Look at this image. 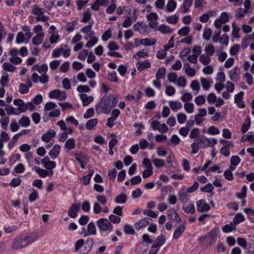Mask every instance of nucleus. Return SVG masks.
<instances>
[{
	"label": "nucleus",
	"instance_id": "nucleus-10",
	"mask_svg": "<svg viewBox=\"0 0 254 254\" xmlns=\"http://www.w3.org/2000/svg\"><path fill=\"white\" fill-rule=\"evenodd\" d=\"M56 135V132L53 129H49L46 133L43 134L42 136V140L46 142H49L51 138L54 137Z\"/></svg>",
	"mask_w": 254,
	"mask_h": 254
},
{
	"label": "nucleus",
	"instance_id": "nucleus-31",
	"mask_svg": "<svg viewBox=\"0 0 254 254\" xmlns=\"http://www.w3.org/2000/svg\"><path fill=\"white\" fill-rule=\"evenodd\" d=\"M64 146L68 150H71L74 148L75 146V140L73 138H69L67 139L64 144Z\"/></svg>",
	"mask_w": 254,
	"mask_h": 254
},
{
	"label": "nucleus",
	"instance_id": "nucleus-44",
	"mask_svg": "<svg viewBox=\"0 0 254 254\" xmlns=\"http://www.w3.org/2000/svg\"><path fill=\"white\" fill-rule=\"evenodd\" d=\"M149 54L147 52H145L144 50H140L137 52L136 55L133 56V59L138 60L139 58L144 57H148Z\"/></svg>",
	"mask_w": 254,
	"mask_h": 254
},
{
	"label": "nucleus",
	"instance_id": "nucleus-60",
	"mask_svg": "<svg viewBox=\"0 0 254 254\" xmlns=\"http://www.w3.org/2000/svg\"><path fill=\"white\" fill-rule=\"evenodd\" d=\"M248 12L246 9L239 8L236 11V17L237 18L243 17L245 13Z\"/></svg>",
	"mask_w": 254,
	"mask_h": 254
},
{
	"label": "nucleus",
	"instance_id": "nucleus-8",
	"mask_svg": "<svg viewBox=\"0 0 254 254\" xmlns=\"http://www.w3.org/2000/svg\"><path fill=\"white\" fill-rule=\"evenodd\" d=\"M79 203H73L71 204L68 212V216L72 218H75L77 216V212L79 210Z\"/></svg>",
	"mask_w": 254,
	"mask_h": 254
},
{
	"label": "nucleus",
	"instance_id": "nucleus-39",
	"mask_svg": "<svg viewBox=\"0 0 254 254\" xmlns=\"http://www.w3.org/2000/svg\"><path fill=\"white\" fill-rule=\"evenodd\" d=\"M247 188L246 185H244L242 187V190L241 192L237 193L236 194V196L240 199H243L247 195Z\"/></svg>",
	"mask_w": 254,
	"mask_h": 254
},
{
	"label": "nucleus",
	"instance_id": "nucleus-9",
	"mask_svg": "<svg viewBox=\"0 0 254 254\" xmlns=\"http://www.w3.org/2000/svg\"><path fill=\"white\" fill-rule=\"evenodd\" d=\"M151 220L150 218L147 217L141 219L134 224L135 228L139 230L149 224Z\"/></svg>",
	"mask_w": 254,
	"mask_h": 254
},
{
	"label": "nucleus",
	"instance_id": "nucleus-64",
	"mask_svg": "<svg viewBox=\"0 0 254 254\" xmlns=\"http://www.w3.org/2000/svg\"><path fill=\"white\" fill-rule=\"evenodd\" d=\"M141 178L140 176H136L134 177H132L130 180V184L131 185H137L141 182Z\"/></svg>",
	"mask_w": 254,
	"mask_h": 254
},
{
	"label": "nucleus",
	"instance_id": "nucleus-63",
	"mask_svg": "<svg viewBox=\"0 0 254 254\" xmlns=\"http://www.w3.org/2000/svg\"><path fill=\"white\" fill-rule=\"evenodd\" d=\"M109 220L114 224H118L121 222V218L114 214L109 215Z\"/></svg>",
	"mask_w": 254,
	"mask_h": 254
},
{
	"label": "nucleus",
	"instance_id": "nucleus-54",
	"mask_svg": "<svg viewBox=\"0 0 254 254\" xmlns=\"http://www.w3.org/2000/svg\"><path fill=\"white\" fill-rule=\"evenodd\" d=\"M77 24V20H73L71 22H67V24L69 25V26L66 28V29H65L66 31L68 32H71L73 31L75 26Z\"/></svg>",
	"mask_w": 254,
	"mask_h": 254
},
{
	"label": "nucleus",
	"instance_id": "nucleus-12",
	"mask_svg": "<svg viewBox=\"0 0 254 254\" xmlns=\"http://www.w3.org/2000/svg\"><path fill=\"white\" fill-rule=\"evenodd\" d=\"M80 98L82 101L83 106H86L88 105L94 100V98L93 96H87V95L85 94H81L80 95Z\"/></svg>",
	"mask_w": 254,
	"mask_h": 254
},
{
	"label": "nucleus",
	"instance_id": "nucleus-1",
	"mask_svg": "<svg viewBox=\"0 0 254 254\" xmlns=\"http://www.w3.org/2000/svg\"><path fill=\"white\" fill-rule=\"evenodd\" d=\"M37 239L35 234L20 236L15 238L12 242L11 248L13 250H19L27 247Z\"/></svg>",
	"mask_w": 254,
	"mask_h": 254
},
{
	"label": "nucleus",
	"instance_id": "nucleus-37",
	"mask_svg": "<svg viewBox=\"0 0 254 254\" xmlns=\"http://www.w3.org/2000/svg\"><path fill=\"white\" fill-rule=\"evenodd\" d=\"M124 232L127 235H134L135 233L132 227L128 224H126L124 228Z\"/></svg>",
	"mask_w": 254,
	"mask_h": 254
},
{
	"label": "nucleus",
	"instance_id": "nucleus-30",
	"mask_svg": "<svg viewBox=\"0 0 254 254\" xmlns=\"http://www.w3.org/2000/svg\"><path fill=\"white\" fill-rule=\"evenodd\" d=\"M251 126V119L249 117H247L246 123H244L241 127V131L243 133L246 132L249 129Z\"/></svg>",
	"mask_w": 254,
	"mask_h": 254
},
{
	"label": "nucleus",
	"instance_id": "nucleus-47",
	"mask_svg": "<svg viewBox=\"0 0 254 254\" xmlns=\"http://www.w3.org/2000/svg\"><path fill=\"white\" fill-rule=\"evenodd\" d=\"M169 50L168 49L164 50H159L157 52L156 56L159 59H163L167 54V51Z\"/></svg>",
	"mask_w": 254,
	"mask_h": 254
},
{
	"label": "nucleus",
	"instance_id": "nucleus-28",
	"mask_svg": "<svg viewBox=\"0 0 254 254\" xmlns=\"http://www.w3.org/2000/svg\"><path fill=\"white\" fill-rule=\"evenodd\" d=\"M183 209L188 214H194L195 211L194 205L192 203H190L187 206H183Z\"/></svg>",
	"mask_w": 254,
	"mask_h": 254
},
{
	"label": "nucleus",
	"instance_id": "nucleus-33",
	"mask_svg": "<svg viewBox=\"0 0 254 254\" xmlns=\"http://www.w3.org/2000/svg\"><path fill=\"white\" fill-rule=\"evenodd\" d=\"M235 229V226L233 223H230V224L225 225L222 228L224 233L230 232Z\"/></svg>",
	"mask_w": 254,
	"mask_h": 254
},
{
	"label": "nucleus",
	"instance_id": "nucleus-57",
	"mask_svg": "<svg viewBox=\"0 0 254 254\" xmlns=\"http://www.w3.org/2000/svg\"><path fill=\"white\" fill-rule=\"evenodd\" d=\"M184 109L188 113H191L194 110L193 104L191 103H186L184 105Z\"/></svg>",
	"mask_w": 254,
	"mask_h": 254
},
{
	"label": "nucleus",
	"instance_id": "nucleus-20",
	"mask_svg": "<svg viewBox=\"0 0 254 254\" xmlns=\"http://www.w3.org/2000/svg\"><path fill=\"white\" fill-rule=\"evenodd\" d=\"M92 12L89 8H87L85 10L83 13V18L81 19V22L83 23H87L91 18Z\"/></svg>",
	"mask_w": 254,
	"mask_h": 254
},
{
	"label": "nucleus",
	"instance_id": "nucleus-55",
	"mask_svg": "<svg viewBox=\"0 0 254 254\" xmlns=\"http://www.w3.org/2000/svg\"><path fill=\"white\" fill-rule=\"evenodd\" d=\"M39 195L37 191L33 189L32 192L29 196V200L30 202H34L38 198Z\"/></svg>",
	"mask_w": 254,
	"mask_h": 254
},
{
	"label": "nucleus",
	"instance_id": "nucleus-19",
	"mask_svg": "<svg viewBox=\"0 0 254 254\" xmlns=\"http://www.w3.org/2000/svg\"><path fill=\"white\" fill-rule=\"evenodd\" d=\"M186 229L184 225H180L173 234V238L175 239L179 238L184 233Z\"/></svg>",
	"mask_w": 254,
	"mask_h": 254
},
{
	"label": "nucleus",
	"instance_id": "nucleus-42",
	"mask_svg": "<svg viewBox=\"0 0 254 254\" xmlns=\"http://www.w3.org/2000/svg\"><path fill=\"white\" fill-rule=\"evenodd\" d=\"M199 61L204 65H208L210 62V58L204 54L201 55L199 57Z\"/></svg>",
	"mask_w": 254,
	"mask_h": 254
},
{
	"label": "nucleus",
	"instance_id": "nucleus-38",
	"mask_svg": "<svg viewBox=\"0 0 254 254\" xmlns=\"http://www.w3.org/2000/svg\"><path fill=\"white\" fill-rule=\"evenodd\" d=\"M43 164L44 165V167L49 170H53L56 166V162L52 161H48Z\"/></svg>",
	"mask_w": 254,
	"mask_h": 254
},
{
	"label": "nucleus",
	"instance_id": "nucleus-56",
	"mask_svg": "<svg viewBox=\"0 0 254 254\" xmlns=\"http://www.w3.org/2000/svg\"><path fill=\"white\" fill-rule=\"evenodd\" d=\"M19 91L22 94L28 93L29 91L28 87L24 83H20L19 87Z\"/></svg>",
	"mask_w": 254,
	"mask_h": 254
},
{
	"label": "nucleus",
	"instance_id": "nucleus-29",
	"mask_svg": "<svg viewBox=\"0 0 254 254\" xmlns=\"http://www.w3.org/2000/svg\"><path fill=\"white\" fill-rule=\"evenodd\" d=\"M30 121L28 117L23 116L19 120V124L22 127H27L30 125Z\"/></svg>",
	"mask_w": 254,
	"mask_h": 254
},
{
	"label": "nucleus",
	"instance_id": "nucleus-18",
	"mask_svg": "<svg viewBox=\"0 0 254 254\" xmlns=\"http://www.w3.org/2000/svg\"><path fill=\"white\" fill-rule=\"evenodd\" d=\"M137 64H138L137 69L140 71L143 70L145 68H149L151 66L150 63L147 60L144 61L142 62H138Z\"/></svg>",
	"mask_w": 254,
	"mask_h": 254
},
{
	"label": "nucleus",
	"instance_id": "nucleus-22",
	"mask_svg": "<svg viewBox=\"0 0 254 254\" xmlns=\"http://www.w3.org/2000/svg\"><path fill=\"white\" fill-rule=\"evenodd\" d=\"M177 6V2L174 0H169L166 8V11L169 12H173Z\"/></svg>",
	"mask_w": 254,
	"mask_h": 254
},
{
	"label": "nucleus",
	"instance_id": "nucleus-48",
	"mask_svg": "<svg viewBox=\"0 0 254 254\" xmlns=\"http://www.w3.org/2000/svg\"><path fill=\"white\" fill-rule=\"evenodd\" d=\"M85 245L86 249H87V251L86 253H87L90 251L92 249V247L94 244L93 240L92 238H88L85 243H84Z\"/></svg>",
	"mask_w": 254,
	"mask_h": 254
},
{
	"label": "nucleus",
	"instance_id": "nucleus-35",
	"mask_svg": "<svg viewBox=\"0 0 254 254\" xmlns=\"http://www.w3.org/2000/svg\"><path fill=\"white\" fill-rule=\"evenodd\" d=\"M166 73V68L164 67L159 68L156 73L155 77L157 80L162 79Z\"/></svg>",
	"mask_w": 254,
	"mask_h": 254
},
{
	"label": "nucleus",
	"instance_id": "nucleus-43",
	"mask_svg": "<svg viewBox=\"0 0 254 254\" xmlns=\"http://www.w3.org/2000/svg\"><path fill=\"white\" fill-rule=\"evenodd\" d=\"M178 86L185 87L187 84V80L183 76H180L176 80L175 83Z\"/></svg>",
	"mask_w": 254,
	"mask_h": 254
},
{
	"label": "nucleus",
	"instance_id": "nucleus-53",
	"mask_svg": "<svg viewBox=\"0 0 254 254\" xmlns=\"http://www.w3.org/2000/svg\"><path fill=\"white\" fill-rule=\"evenodd\" d=\"M212 34V30L210 28H205L202 36L206 40H209Z\"/></svg>",
	"mask_w": 254,
	"mask_h": 254
},
{
	"label": "nucleus",
	"instance_id": "nucleus-51",
	"mask_svg": "<svg viewBox=\"0 0 254 254\" xmlns=\"http://www.w3.org/2000/svg\"><path fill=\"white\" fill-rule=\"evenodd\" d=\"M214 189L213 185L211 183L207 184L204 187L200 189L202 192H211Z\"/></svg>",
	"mask_w": 254,
	"mask_h": 254
},
{
	"label": "nucleus",
	"instance_id": "nucleus-13",
	"mask_svg": "<svg viewBox=\"0 0 254 254\" xmlns=\"http://www.w3.org/2000/svg\"><path fill=\"white\" fill-rule=\"evenodd\" d=\"M61 150V146L58 144H56L54 146L53 148L49 152V155L51 157L55 159L59 155Z\"/></svg>",
	"mask_w": 254,
	"mask_h": 254
},
{
	"label": "nucleus",
	"instance_id": "nucleus-41",
	"mask_svg": "<svg viewBox=\"0 0 254 254\" xmlns=\"http://www.w3.org/2000/svg\"><path fill=\"white\" fill-rule=\"evenodd\" d=\"M179 20V16L176 14L174 15L169 16L166 18L168 23L175 24Z\"/></svg>",
	"mask_w": 254,
	"mask_h": 254
},
{
	"label": "nucleus",
	"instance_id": "nucleus-16",
	"mask_svg": "<svg viewBox=\"0 0 254 254\" xmlns=\"http://www.w3.org/2000/svg\"><path fill=\"white\" fill-rule=\"evenodd\" d=\"M232 146H233V144L230 143L222 146L220 149V154L225 157L229 156L230 154V148Z\"/></svg>",
	"mask_w": 254,
	"mask_h": 254
},
{
	"label": "nucleus",
	"instance_id": "nucleus-11",
	"mask_svg": "<svg viewBox=\"0 0 254 254\" xmlns=\"http://www.w3.org/2000/svg\"><path fill=\"white\" fill-rule=\"evenodd\" d=\"M166 241L165 237L163 235H161L157 237L155 243H154L151 246L152 249L156 248L158 249L159 247L162 246Z\"/></svg>",
	"mask_w": 254,
	"mask_h": 254
},
{
	"label": "nucleus",
	"instance_id": "nucleus-2",
	"mask_svg": "<svg viewBox=\"0 0 254 254\" xmlns=\"http://www.w3.org/2000/svg\"><path fill=\"white\" fill-rule=\"evenodd\" d=\"M111 100V95L103 97L96 107V111L98 112L99 109H101V111L103 113L108 114L112 109Z\"/></svg>",
	"mask_w": 254,
	"mask_h": 254
},
{
	"label": "nucleus",
	"instance_id": "nucleus-14",
	"mask_svg": "<svg viewBox=\"0 0 254 254\" xmlns=\"http://www.w3.org/2000/svg\"><path fill=\"white\" fill-rule=\"evenodd\" d=\"M169 212L168 217L170 219L176 222H180L182 221V219L174 209L170 210Z\"/></svg>",
	"mask_w": 254,
	"mask_h": 254
},
{
	"label": "nucleus",
	"instance_id": "nucleus-52",
	"mask_svg": "<svg viewBox=\"0 0 254 254\" xmlns=\"http://www.w3.org/2000/svg\"><path fill=\"white\" fill-rule=\"evenodd\" d=\"M218 20H220L221 23H226L229 21V16L228 14L226 12H223L219 17L218 18Z\"/></svg>",
	"mask_w": 254,
	"mask_h": 254
},
{
	"label": "nucleus",
	"instance_id": "nucleus-46",
	"mask_svg": "<svg viewBox=\"0 0 254 254\" xmlns=\"http://www.w3.org/2000/svg\"><path fill=\"white\" fill-rule=\"evenodd\" d=\"M190 31V27L188 26H184L180 29L178 32V34L182 36H187Z\"/></svg>",
	"mask_w": 254,
	"mask_h": 254
},
{
	"label": "nucleus",
	"instance_id": "nucleus-40",
	"mask_svg": "<svg viewBox=\"0 0 254 254\" xmlns=\"http://www.w3.org/2000/svg\"><path fill=\"white\" fill-rule=\"evenodd\" d=\"M5 109L8 115H17L19 114V112H15V109L13 107L11 106V105H6V107H5Z\"/></svg>",
	"mask_w": 254,
	"mask_h": 254
},
{
	"label": "nucleus",
	"instance_id": "nucleus-26",
	"mask_svg": "<svg viewBox=\"0 0 254 254\" xmlns=\"http://www.w3.org/2000/svg\"><path fill=\"white\" fill-rule=\"evenodd\" d=\"M127 199V196L125 193H121L120 195H117L115 202L116 203H125Z\"/></svg>",
	"mask_w": 254,
	"mask_h": 254
},
{
	"label": "nucleus",
	"instance_id": "nucleus-27",
	"mask_svg": "<svg viewBox=\"0 0 254 254\" xmlns=\"http://www.w3.org/2000/svg\"><path fill=\"white\" fill-rule=\"evenodd\" d=\"M158 30L164 34L170 33L172 32V30L170 26L165 24L160 25L159 26Z\"/></svg>",
	"mask_w": 254,
	"mask_h": 254
},
{
	"label": "nucleus",
	"instance_id": "nucleus-34",
	"mask_svg": "<svg viewBox=\"0 0 254 254\" xmlns=\"http://www.w3.org/2000/svg\"><path fill=\"white\" fill-rule=\"evenodd\" d=\"M3 69L7 71H13L16 67L8 62H4L2 65Z\"/></svg>",
	"mask_w": 254,
	"mask_h": 254
},
{
	"label": "nucleus",
	"instance_id": "nucleus-24",
	"mask_svg": "<svg viewBox=\"0 0 254 254\" xmlns=\"http://www.w3.org/2000/svg\"><path fill=\"white\" fill-rule=\"evenodd\" d=\"M245 220V217L241 213H238L236 214L233 219L234 224L238 225Z\"/></svg>",
	"mask_w": 254,
	"mask_h": 254
},
{
	"label": "nucleus",
	"instance_id": "nucleus-7",
	"mask_svg": "<svg viewBox=\"0 0 254 254\" xmlns=\"http://www.w3.org/2000/svg\"><path fill=\"white\" fill-rule=\"evenodd\" d=\"M244 93L243 91H240L234 96V103L237 104V106L241 109H243L246 107L245 104L242 101Z\"/></svg>",
	"mask_w": 254,
	"mask_h": 254
},
{
	"label": "nucleus",
	"instance_id": "nucleus-5",
	"mask_svg": "<svg viewBox=\"0 0 254 254\" xmlns=\"http://www.w3.org/2000/svg\"><path fill=\"white\" fill-rule=\"evenodd\" d=\"M219 232V229L218 227L213 228L209 233L206 234L207 240L206 247L207 248L215 242V239Z\"/></svg>",
	"mask_w": 254,
	"mask_h": 254
},
{
	"label": "nucleus",
	"instance_id": "nucleus-59",
	"mask_svg": "<svg viewBox=\"0 0 254 254\" xmlns=\"http://www.w3.org/2000/svg\"><path fill=\"white\" fill-rule=\"evenodd\" d=\"M94 115V110L93 108H91L87 110L85 113L83 115V117L86 119H89L93 117Z\"/></svg>",
	"mask_w": 254,
	"mask_h": 254
},
{
	"label": "nucleus",
	"instance_id": "nucleus-15",
	"mask_svg": "<svg viewBox=\"0 0 254 254\" xmlns=\"http://www.w3.org/2000/svg\"><path fill=\"white\" fill-rule=\"evenodd\" d=\"M240 71V68L237 66H234L230 71H229V77L230 79L233 81H237L238 78L237 76V74H239Z\"/></svg>",
	"mask_w": 254,
	"mask_h": 254
},
{
	"label": "nucleus",
	"instance_id": "nucleus-6",
	"mask_svg": "<svg viewBox=\"0 0 254 254\" xmlns=\"http://www.w3.org/2000/svg\"><path fill=\"white\" fill-rule=\"evenodd\" d=\"M197 211L199 212H206L209 210L210 207L204 199H200L196 201Z\"/></svg>",
	"mask_w": 254,
	"mask_h": 254
},
{
	"label": "nucleus",
	"instance_id": "nucleus-36",
	"mask_svg": "<svg viewBox=\"0 0 254 254\" xmlns=\"http://www.w3.org/2000/svg\"><path fill=\"white\" fill-rule=\"evenodd\" d=\"M107 79L111 82H118V79L117 76V73L115 71H112L108 74Z\"/></svg>",
	"mask_w": 254,
	"mask_h": 254
},
{
	"label": "nucleus",
	"instance_id": "nucleus-21",
	"mask_svg": "<svg viewBox=\"0 0 254 254\" xmlns=\"http://www.w3.org/2000/svg\"><path fill=\"white\" fill-rule=\"evenodd\" d=\"M169 106L173 111L177 112L182 108V104L178 101H170L169 102Z\"/></svg>",
	"mask_w": 254,
	"mask_h": 254
},
{
	"label": "nucleus",
	"instance_id": "nucleus-45",
	"mask_svg": "<svg viewBox=\"0 0 254 254\" xmlns=\"http://www.w3.org/2000/svg\"><path fill=\"white\" fill-rule=\"evenodd\" d=\"M87 231L88 233L92 234L95 235L96 233V229L95 226V224L93 222H90L88 224L87 226Z\"/></svg>",
	"mask_w": 254,
	"mask_h": 254
},
{
	"label": "nucleus",
	"instance_id": "nucleus-17",
	"mask_svg": "<svg viewBox=\"0 0 254 254\" xmlns=\"http://www.w3.org/2000/svg\"><path fill=\"white\" fill-rule=\"evenodd\" d=\"M44 37V33H40L37 34L33 38L32 43L35 45H39L42 42Z\"/></svg>",
	"mask_w": 254,
	"mask_h": 254
},
{
	"label": "nucleus",
	"instance_id": "nucleus-61",
	"mask_svg": "<svg viewBox=\"0 0 254 254\" xmlns=\"http://www.w3.org/2000/svg\"><path fill=\"white\" fill-rule=\"evenodd\" d=\"M207 133L211 135H217L220 133V131L218 128L211 126L208 128Z\"/></svg>",
	"mask_w": 254,
	"mask_h": 254
},
{
	"label": "nucleus",
	"instance_id": "nucleus-4",
	"mask_svg": "<svg viewBox=\"0 0 254 254\" xmlns=\"http://www.w3.org/2000/svg\"><path fill=\"white\" fill-rule=\"evenodd\" d=\"M97 224L99 228L100 232L103 235V233L113 230V226L107 218H100L97 221Z\"/></svg>",
	"mask_w": 254,
	"mask_h": 254
},
{
	"label": "nucleus",
	"instance_id": "nucleus-50",
	"mask_svg": "<svg viewBox=\"0 0 254 254\" xmlns=\"http://www.w3.org/2000/svg\"><path fill=\"white\" fill-rule=\"evenodd\" d=\"M21 180L19 178H13L9 183V186L11 187L16 188L21 184Z\"/></svg>",
	"mask_w": 254,
	"mask_h": 254
},
{
	"label": "nucleus",
	"instance_id": "nucleus-58",
	"mask_svg": "<svg viewBox=\"0 0 254 254\" xmlns=\"http://www.w3.org/2000/svg\"><path fill=\"white\" fill-rule=\"evenodd\" d=\"M194 101L196 104L198 106L204 104L205 102V96L200 95L196 97L195 98Z\"/></svg>",
	"mask_w": 254,
	"mask_h": 254
},
{
	"label": "nucleus",
	"instance_id": "nucleus-62",
	"mask_svg": "<svg viewBox=\"0 0 254 254\" xmlns=\"http://www.w3.org/2000/svg\"><path fill=\"white\" fill-rule=\"evenodd\" d=\"M200 130L197 128H193L189 135V137L191 139L196 138L197 137V136L199 134Z\"/></svg>",
	"mask_w": 254,
	"mask_h": 254
},
{
	"label": "nucleus",
	"instance_id": "nucleus-49",
	"mask_svg": "<svg viewBox=\"0 0 254 254\" xmlns=\"http://www.w3.org/2000/svg\"><path fill=\"white\" fill-rule=\"evenodd\" d=\"M204 51L208 56H211L214 53V47L212 45H208L205 47Z\"/></svg>",
	"mask_w": 254,
	"mask_h": 254
},
{
	"label": "nucleus",
	"instance_id": "nucleus-23",
	"mask_svg": "<svg viewBox=\"0 0 254 254\" xmlns=\"http://www.w3.org/2000/svg\"><path fill=\"white\" fill-rule=\"evenodd\" d=\"M44 13V9L39 7L38 5L35 4L33 6L32 13L37 16H41Z\"/></svg>",
	"mask_w": 254,
	"mask_h": 254
},
{
	"label": "nucleus",
	"instance_id": "nucleus-25",
	"mask_svg": "<svg viewBox=\"0 0 254 254\" xmlns=\"http://www.w3.org/2000/svg\"><path fill=\"white\" fill-rule=\"evenodd\" d=\"M98 120L97 119H92L88 120L86 124V128L88 130H91L94 127L97 125Z\"/></svg>",
	"mask_w": 254,
	"mask_h": 254
},
{
	"label": "nucleus",
	"instance_id": "nucleus-3",
	"mask_svg": "<svg viewBox=\"0 0 254 254\" xmlns=\"http://www.w3.org/2000/svg\"><path fill=\"white\" fill-rule=\"evenodd\" d=\"M195 140L198 143L199 147L202 148H208L210 146L213 147L217 143V140L215 138H208L204 135L199 136Z\"/></svg>",
	"mask_w": 254,
	"mask_h": 254
},
{
	"label": "nucleus",
	"instance_id": "nucleus-32",
	"mask_svg": "<svg viewBox=\"0 0 254 254\" xmlns=\"http://www.w3.org/2000/svg\"><path fill=\"white\" fill-rule=\"evenodd\" d=\"M32 169L35 170V171L42 178H45L48 175V172L47 171L41 169L37 166H35Z\"/></svg>",
	"mask_w": 254,
	"mask_h": 254
}]
</instances>
